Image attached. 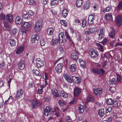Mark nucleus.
<instances>
[{"label": "nucleus", "instance_id": "nucleus-1", "mask_svg": "<svg viewBox=\"0 0 122 122\" xmlns=\"http://www.w3.org/2000/svg\"><path fill=\"white\" fill-rule=\"evenodd\" d=\"M42 20H39L36 22L34 26V30L36 32H39L41 29L42 25Z\"/></svg>", "mask_w": 122, "mask_h": 122}, {"label": "nucleus", "instance_id": "nucleus-2", "mask_svg": "<svg viewBox=\"0 0 122 122\" xmlns=\"http://www.w3.org/2000/svg\"><path fill=\"white\" fill-rule=\"evenodd\" d=\"M98 33L99 36L98 40L99 41H100L104 36V29L103 28H102L99 29L98 32Z\"/></svg>", "mask_w": 122, "mask_h": 122}, {"label": "nucleus", "instance_id": "nucleus-3", "mask_svg": "<svg viewBox=\"0 0 122 122\" xmlns=\"http://www.w3.org/2000/svg\"><path fill=\"white\" fill-rule=\"evenodd\" d=\"M116 25L118 26H120L122 24V17L121 16L118 15L116 20Z\"/></svg>", "mask_w": 122, "mask_h": 122}, {"label": "nucleus", "instance_id": "nucleus-4", "mask_svg": "<svg viewBox=\"0 0 122 122\" xmlns=\"http://www.w3.org/2000/svg\"><path fill=\"white\" fill-rule=\"evenodd\" d=\"M89 53L90 55L92 58H95L97 57L98 56V52L94 50H90Z\"/></svg>", "mask_w": 122, "mask_h": 122}, {"label": "nucleus", "instance_id": "nucleus-5", "mask_svg": "<svg viewBox=\"0 0 122 122\" xmlns=\"http://www.w3.org/2000/svg\"><path fill=\"white\" fill-rule=\"evenodd\" d=\"M95 15L94 14L93 15H89L88 21V23L90 25H92L93 24V20L95 19Z\"/></svg>", "mask_w": 122, "mask_h": 122}, {"label": "nucleus", "instance_id": "nucleus-6", "mask_svg": "<svg viewBox=\"0 0 122 122\" xmlns=\"http://www.w3.org/2000/svg\"><path fill=\"white\" fill-rule=\"evenodd\" d=\"M52 110V109L50 107L48 106L46 107L44 112V115L48 116L50 115Z\"/></svg>", "mask_w": 122, "mask_h": 122}, {"label": "nucleus", "instance_id": "nucleus-7", "mask_svg": "<svg viewBox=\"0 0 122 122\" xmlns=\"http://www.w3.org/2000/svg\"><path fill=\"white\" fill-rule=\"evenodd\" d=\"M37 66L38 68H40L44 65V61L40 58H38L36 60Z\"/></svg>", "mask_w": 122, "mask_h": 122}, {"label": "nucleus", "instance_id": "nucleus-8", "mask_svg": "<svg viewBox=\"0 0 122 122\" xmlns=\"http://www.w3.org/2000/svg\"><path fill=\"white\" fill-rule=\"evenodd\" d=\"M31 103L32 104V107L33 109L38 106H40L41 103L38 101L36 100H33L31 101Z\"/></svg>", "mask_w": 122, "mask_h": 122}, {"label": "nucleus", "instance_id": "nucleus-9", "mask_svg": "<svg viewBox=\"0 0 122 122\" xmlns=\"http://www.w3.org/2000/svg\"><path fill=\"white\" fill-rule=\"evenodd\" d=\"M78 53L77 51H74L71 54V58L74 60H76L78 58Z\"/></svg>", "mask_w": 122, "mask_h": 122}, {"label": "nucleus", "instance_id": "nucleus-10", "mask_svg": "<svg viewBox=\"0 0 122 122\" xmlns=\"http://www.w3.org/2000/svg\"><path fill=\"white\" fill-rule=\"evenodd\" d=\"M63 67L62 64L59 63L58 64L55 68L56 72L58 73H59L61 72L62 68Z\"/></svg>", "mask_w": 122, "mask_h": 122}, {"label": "nucleus", "instance_id": "nucleus-11", "mask_svg": "<svg viewBox=\"0 0 122 122\" xmlns=\"http://www.w3.org/2000/svg\"><path fill=\"white\" fill-rule=\"evenodd\" d=\"M72 79L73 81L76 83H79L81 82V79L80 77L73 76L72 77Z\"/></svg>", "mask_w": 122, "mask_h": 122}, {"label": "nucleus", "instance_id": "nucleus-12", "mask_svg": "<svg viewBox=\"0 0 122 122\" xmlns=\"http://www.w3.org/2000/svg\"><path fill=\"white\" fill-rule=\"evenodd\" d=\"M24 45L18 47L16 51V54H18L22 53L24 50Z\"/></svg>", "mask_w": 122, "mask_h": 122}, {"label": "nucleus", "instance_id": "nucleus-13", "mask_svg": "<svg viewBox=\"0 0 122 122\" xmlns=\"http://www.w3.org/2000/svg\"><path fill=\"white\" fill-rule=\"evenodd\" d=\"M23 94V92L22 89L18 90L17 92L16 97L17 99H19L22 97Z\"/></svg>", "mask_w": 122, "mask_h": 122}, {"label": "nucleus", "instance_id": "nucleus-14", "mask_svg": "<svg viewBox=\"0 0 122 122\" xmlns=\"http://www.w3.org/2000/svg\"><path fill=\"white\" fill-rule=\"evenodd\" d=\"M39 39V37L37 34L32 36L31 41L32 42L34 43L36 41H37Z\"/></svg>", "mask_w": 122, "mask_h": 122}, {"label": "nucleus", "instance_id": "nucleus-15", "mask_svg": "<svg viewBox=\"0 0 122 122\" xmlns=\"http://www.w3.org/2000/svg\"><path fill=\"white\" fill-rule=\"evenodd\" d=\"M81 92L80 89L78 87L75 88L74 90V96L77 97L80 94Z\"/></svg>", "mask_w": 122, "mask_h": 122}, {"label": "nucleus", "instance_id": "nucleus-16", "mask_svg": "<svg viewBox=\"0 0 122 122\" xmlns=\"http://www.w3.org/2000/svg\"><path fill=\"white\" fill-rule=\"evenodd\" d=\"M65 40L66 42H68L71 41V39L70 37L69 34L66 31L65 32Z\"/></svg>", "mask_w": 122, "mask_h": 122}, {"label": "nucleus", "instance_id": "nucleus-17", "mask_svg": "<svg viewBox=\"0 0 122 122\" xmlns=\"http://www.w3.org/2000/svg\"><path fill=\"white\" fill-rule=\"evenodd\" d=\"M18 65L20 69H23L25 67V63L24 61H20L18 64Z\"/></svg>", "mask_w": 122, "mask_h": 122}, {"label": "nucleus", "instance_id": "nucleus-18", "mask_svg": "<svg viewBox=\"0 0 122 122\" xmlns=\"http://www.w3.org/2000/svg\"><path fill=\"white\" fill-rule=\"evenodd\" d=\"M94 91L95 94L97 96L100 95L102 94V90L101 89H95Z\"/></svg>", "mask_w": 122, "mask_h": 122}, {"label": "nucleus", "instance_id": "nucleus-19", "mask_svg": "<svg viewBox=\"0 0 122 122\" xmlns=\"http://www.w3.org/2000/svg\"><path fill=\"white\" fill-rule=\"evenodd\" d=\"M105 18L107 20L112 21V14H107L105 15Z\"/></svg>", "mask_w": 122, "mask_h": 122}, {"label": "nucleus", "instance_id": "nucleus-20", "mask_svg": "<svg viewBox=\"0 0 122 122\" xmlns=\"http://www.w3.org/2000/svg\"><path fill=\"white\" fill-rule=\"evenodd\" d=\"M64 77L67 81L69 83H71L72 82V79L70 77H69L68 75L67 74H65L64 75Z\"/></svg>", "mask_w": 122, "mask_h": 122}, {"label": "nucleus", "instance_id": "nucleus-21", "mask_svg": "<svg viewBox=\"0 0 122 122\" xmlns=\"http://www.w3.org/2000/svg\"><path fill=\"white\" fill-rule=\"evenodd\" d=\"M115 30L112 28V30L111 31L109 34V36L112 38H115Z\"/></svg>", "mask_w": 122, "mask_h": 122}, {"label": "nucleus", "instance_id": "nucleus-22", "mask_svg": "<svg viewBox=\"0 0 122 122\" xmlns=\"http://www.w3.org/2000/svg\"><path fill=\"white\" fill-rule=\"evenodd\" d=\"M22 21V19L20 17L17 16L16 17L15 22L16 24L19 25L21 24Z\"/></svg>", "mask_w": 122, "mask_h": 122}, {"label": "nucleus", "instance_id": "nucleus-23", "mask_svg": "<svg viewBox=\"0 0 122 122\" xmlns=\"http://www.w3.org/2000/svg\"><path fill=\"white\" fill-rule=\"evenodd\" d=\"M31 25L28 22H25L22 24V26L23 27L27 28H29Z\"/></svg>", "mask_w": 122, "mask_h": 122}, {"label": "nucleus", "instance_id": "nucleus-24", "mask_svg": "<svg viewBox=\"0 0 122 122\" xmlns=\"http://www.w3.org/2000/svg\"><path fill=\"white\" fill-rule=\"evenodd\" d=\"M64 45H60L59 47L58 50L60 53H63L65 51V48H64Z\"/></svg>", "mask_w": 122, "mask_h": 122}, {"label": "nucleus", "instance_id": "nucleus-25", "mask_svg": "<svg viewBox=\"0 0 122 122\" xmlns=\"http://www.w3.org/2000/svg\"><path fill=\"white\" fill-rule=\"evenodd\" d=\"M53 27H49L48 29L47 32L48 35L49 36L52 35L53 33Z\"/></svg>", "mask_w": 122, "mask_h": 122}, {"label": "nucleus", "instance_id": "nucleus-26", "mask_svg": "<svg viewBox=\"0 0 122 122\" xmlns=\"http://www.w3.org/2000/svg\"><path fill=\"white\" fill-rule=\"evenodd\" d=\"M6 20L7 21L11 22L13 20V16L10 14H7L6 17Z\"/></svg>", "mask_w": 122, "mask_h": 122}, {"label": "nucleus", "instance_id": "nucleus-27", "mask_svg": "<svg viewBox=\"0 0 122 122\" xmlns=\"http://www.w3.org/2000/svg\"><path fill=\"white\" fill-rule=\"evenodd\" d=\"M68 13L67 10L65 9L63 10L62 12V16L64 17H66Z\"/></svg>", "mask_w": 122, "mask_h": 122}, {"label": "nucleus", "instance_id": "nucleus-28", "mask_svg": "<svg viewBox=\"0 0 122 122\" xmlns=\"http://www.w3.org/2000/svg\"><path fill=\"white\" fill-rule=\"evenodd\" d=\"M84 107L83 106L80 104L79 107V111L80 113H82L84 110Z\"/></svg>", "mask_w": 122, "mask_h": 122}, {"label": "nucleus", "instance_id": "nucleus-29", "mask_svg": "<svg viewBox=\"0 0 122 122\" xmlns=\"http://www.w3.org/2000/svg\"><path fill=\"white\" fill-rule=\"evenodd\" d=\"M98 114L100 117H102L104 114V109H100L99 111Z\"/></svg>", "mask_w": 122, "mask_h": 122}, {"label": "nucleus", "instance_id": "nucleus-30", "mask_svg": "<svg viewBox=\"0 0 122 122\" xmlns=\"http://www.w3.org/2000/svg\"><path fill=\"white\" fill-rule=\"evenodd\" d=\"M96 27L90 28L89 29V32L90 33H94L96 32Z\"/></svg>", "mask_w": 122, "mask_h": 122}, {"label": "nucleus", "instance_id": "nucleus-31", "mask_svg": "<svg viewBox=\"0 0 122 122\" xmlns=\"http://www.w3.org/2000/svg\"><path fill=\"white\" fill-rule=\"evenodd\" d=\"M70 70L72 72H74L76 70V67L75 64H72L70 67Z\"/></svg>", "mask_w": 122, "mask_h": 122}, {"label": "nucleus", "instance_id": "nucleus-32", "mask_svg": "<svg viewBox=\"0 0 122 122\" xmlns=\"http://www.w3.org/2000/svg\"><path fill=\"white\" fill-rule=\"evenodd\" d=\"M4 26L6 29L9 30L10 29V24L7 22H4Z\"/></svg>", "mask_w": 122, "mask_h": 122}, {"label": "nucleus", "instance_id": "nucleus-33", "mask_svg": "<svg viewBox=\"0 0 122 122\" xmlns=\"http://www.w3.org/2000/svg\"><path fill=\"white\" fill-rule=\"evenodd\" d=\"M44 86L43 85H41L40 86V89H39L37 90L38 93L40 94H42L43 92V89L44 88Z\"/></svg>", "mask_w": 122, "mask_h": 122}, {"label": "nucleus", "instance_id": "nucleus-34", "mask_svg": "<svg viewBox=\"0 0 122 122\" xmlns=\"http://www.w3.org/2000/svg\"><path fill=\"white\" fill-rule=\"evenodd\" d=\"M82 3V0H77L76 3V6L79 7L81 6Z\"/></svg>", "mask_w": 122, "mask_h": 122}, {"label": "nucleus", "instance_id": "nucleus-35", "mask_svg": "<svg viewBox=\"0 0 122 122\" xmlns=\"http://www.w3.org/2000/svg\"><path fill=\"white\" fill-rule=\"evenodd\" d=\"M61 94L62 97L64 98H66L68 97L67 94L63 91H61Z\"/></svg>", "mask_w": 122, "mask_h": 122}, {"label": "nucleus", "instance_id": "nucleus-36", "mask_svg": "<svg viewBox=\"0 0 122 122\" xmlns=\"http://www.w3.org/2000/svg\"><path fill=\"white\" fill-rule=\"evenodd\" d=\"M97 45L98 46V49L100 51L103 52V47L99 43L97 44Z\"/></svg>", "mask_w": 122, "mask_h": 122}, {"label": "nucleus", "instance_id": "nucleus-37", "mask_svg": "<svg viewBox=\"0 0 122 122\" xmlns=\"http://www.w3.org/2000/svg\"><path fill=\"white\" fill-rule=\"evenodd\" d=\"M105 71L102 69H99L98 74H99L101 76H102L104 75Z\"/></svg>", "mask_w": 122, "mask_h": 122}, {"label": "nucleus", "instance_id": "nucleus-38", "mask_svg": "<svg viewBox=\"0 0 122 122\" xmlns=\"http://www.w3.org/2000/svg\"><path fill=\"white\" fill-rule=\"evenodd\" d=\"M34 73L35 74L36 76H40L41 74L39 71L36 69H33V70Z\"/></svg>", "mask_w": 122, "mask_h": 122}, {"label": "nucleus", "instance_id": "nucleus-39", "mask_svg": "<svg viewBox=\"0 0 122 122\" xmlns=\"http://www.w3.org/2000/svg\"><path fill=\"white\" fill-rule=\"evenodd\" d=\"M109 84L112 85L113 84H115L116 83L115 79L113 78L112 79H110L109 80Z\"/></svg>", "mask_w": 122, "mask_h": 122}, {"label": "nucleus", "instance_id": "nucleus-40", "mask_svg": "<svg viewBox=\"0 0 122 122\" xmlns=\"http://www.w3.org/2000/svg\"><path fill=\"white\" fill-rule=\"evenodd\" d=\"M107 103L109 105H111L112 104L113 100L111 98L107 99L106 100Z\"/></svg>", "mask_w": 122, "mask_h": 122}, {"label": "nucleus", "instance_id": "nucleus-41", "mask_svg": "<svg viewBox=\"0 0 122 122\" xmlns=\"http://www.w3.org/2000/svg\"><path fill=\"white\" fill-rule=\"evenodd\" d=\"M23 18L24 19H27L28 20L30 19V17L29 16L28 14H24L23 15Z\"/></svg>", "mask_w": 122, "mask_h": 122}, {"label": "nucleus", "instance_id": "nucleus-42", "mask_svg": "<svg viewBox=\"0 0 122 122\" xmlns=\"http://www.w3.org/2000/svg\"><path fill=\"white\" fill-rule=\"evenodd\" d=\"M54 96L55 97H60L58 93L57 92V89H56V90H55L54 91Z\"/></svg>", "mask_w": 122, "mask_h": 122}, {"label": "nucleus", "instance_id": "nucleus-43", "mask_svg": "<svg viewBox=\"0 0 122 122\" xmlns=\"http://www.w3.org/2000/svg\"><path fill=\"white\" fill-rule=\"evenodd\" d=\"M94 99L93 97L91 96H89L87 99V102L92 101Z\"/></svg>", "mask_w": 122, "mask_h": 122}, {"label": "nucleus", "instance_id": "nucleus-44", "mask_svg": "<svg viewBox=\"0 0 122 122\" xmlns=\"http://www.w3.org/2000/svg\"><path fill=\"white\" fill-rule=\"evenodd\" d=\"M112 9L111 7L110 6H108L107 8L103 10L104 12H105L106 11L108 12L110 11Z\"/></svg>", "mask_w": 122, "mask_h": 122}, {"label": "nucleus", "instance_id": "nucleus-45", "mask_svg": "<svg viewBox=\"0 0 122 122\" xmlns=\"http://www.w3.org/2000/svg\"><path fill=\"white\" fill-rule=\"evenodd\" d=\"M18 31L17 29L16 28H14L11 31V33L13 35H15Z\"/></svg>", "mask_w": 122, "mask_h": 122}, {"label": "nucleus", "instance_id": "nucleus-46", "mask_svg": "<svg viewBox=\"0 0 122 122\" xmlns=\"http://www.w3.org/2000/svg\"><path fill=\"white\" fill-rule=\"evenodd\" d=\"M10 44L11 46H14L15 45V41L12 39L10 40Z\"/></svg>", "mask_w": 122, "mask_h": 122}, {"label": "nucleus", "instance_id": "nucleus-47", "mask_svg": "<svg viewBox=\"0 0 122 122\" xmlns=\"http://www.w3.org/2000/svg\"><path fill=\"white\" fill-rule=\"evenodd\" d=\"M86 20L84 19L82 20L81 24L83 27H85L86 25Z\"/></svg>", "mask_w": 122, "mask_h": 122}, {"label": "nucleus", "instance_id": "nucleus-48", "mask_svg": "<svg viewBox=\"0 0 122 122\" xmlns=\"http://www.w3.org/2000/svg\"><path fill=\"white\" fill-rule=\"evenodd\" d=\"M99 69L97 68H93L92 70V72L95 74H98Z\"/></svg>", "mask_w": 122, "mask_h": 122}, {"label": "nucleus", "instance_id": "nucleus-49", "mask_svg": "<svg viewBox=\"0 0 122 122\" xmlns=\"http://www.w3.org/2000/svg\"><path fill=\"white\" fill-rule=\"evenodd\" d=\"M118 102L117 101L115 100L113 102V106L115 107H117L118 106Z\"/></svg>", "mask_w": 122, "mask_h": 122}, {"label": "nucleus", "instance_id": "nucleus-50", "mask_svg": "<svg viewBox=\"0 0 122 122\" xmlns=\"http://www.w3.org/2000/svg\"><path fill=\"white\" fill-rule=\"evenodd\" d=\"M59 105L62 106H64L66 104V102H65L62 100H60L58 102Z\"/></svg>", "mask_w": 122, "mask_h": 122}, {"label": "nucleus", "instance_id": "nucleus-51", "mask_svg": "<svg viewBox=\"0 0 122 122\" xmlns=\"http://www.w3.org/2000/svg\"><path fill=\"white\" fill-rule=\"evenodd\" d=\"M65 119V120L68 122H70L71 121V119L70 117L68 116H66Z\"/></svg>", "mask_w": 122, "mask_h": 122}, {"label": "nucleus", "instance_id": "nucleus-52", "mask_svg": "<svg viewBox=\"0 0 122 122\" xmlns=\"http://www.w3.org/2000/svg\"><path fill=\"white\" fill-rule=\"evenodd\" d=\"M118 8L119 10H122V1L120 2L118 6Z\"/></svg>", "mask_w": 122, "mask_h": 122}, {"label": "nucleus", "instance_id": "nucleus-53", "mask_svg": "<svg viewBox=\"0 0 122 122\" xmlns=\"http://www.w3.org/2000/svg\"><path fill=\"white\" fill-rule=\"evenodd\" d=\"M60 22L62 25H64L65 26H66L67 23L65 20H61L60 21Z\"/></svg>", "mask_w": 122, "mask_h": 122}, {"label": "nucleus", "instance_id": "nucleus-54", "mask_svg": "<svg viewBox=\"0 0 122 122\" xmlns=\"http://www.w3.org/2000/svg\"><path fill=\"white\" fill-rule=\"evenodd\" d=\"M108 91L110 93L112 94L114 92V91L113 87H110L108 89Z\"/></svg>", "mask_w": 122, "mask_h": 122}, {"label": "nucleus", "instance_id": "nucleus-55", "mask_svg": "<svg viewBox=\"0 0 122 122\" xmlns=\"http://www.w3.org/2000/svg\"><path fill=\"white\" fill-rule=\"evenodd\" d=\"M40 43L41 45L42 46H44L45 45V42L43 39H41L40 40Z\"/></svg>", "mask_w": 122, "mask_h": 122}, {"label": "nucleus", "instance_id": "nucleus-56", "mask_svg": "<svg viewBox=\"0 0 122 122\" xmlns=\"http://www.w3.org/2000/svg\"><path fill=\"white\" fill-rule=\"evenodd\" d=\"M63 38H61L60 39H59V45H64L65 44H64V43H63Z\"/></svg>", "mask_w": 122, "mask_h": 122}, {"label": "nucleus", "instance_id": "nucleus-57", "mask_svg": "<svg viewBox=\"0 0 122 122\" xmlns=\"http://www.w3.org/2000/svg\"><path fill=\"white\" fill-rule=\"evenodd\" d=\"M112 108L111 107H107L106 110V112L107 113H110L112 110Z\"/></svg>", "mask_w": 122, "mask_h": 122}, {"label": "nucleus", "instance_id": "nucleus-58", "mask_svg": "<svg viewBox=\"0 0 122 122\" xmlns=\"http://www.w3.org/2000/svg\"><path fill=\"white\" fill-rule=\"evenodd\" d=\"M89 7V5L87 3H85L84 6L83 8L85 10H86Z\"/></svg>", "mask_w": 122, "mask_h": 122}, {"label": "nucleus", "instance_id": "nucleus-59", "mask_svg": "<svg viewBox=\"0 0 122 122\" xmlns=\"http://www.w3.org/2000/svg\"><path fill=\"white\" fill-rule=\"evenodd\" d=\"M122 79L121 76L119 75H117V81L118 82H120Z\"/></svg>", "mask_w": 122, "mask_h": 122}, {"label": "nucleus", "instance_id": "nucleus-60", "mask_svg": "<svg viewBox=\"0 0 122 122\" xmlns=\"http://www.w3.org/2000/svg\"><path fill=\"white\" fill-rule=\"evenodd\" d=\"M80 66L83 68H85V64L84 61H82L80 63Z\"/></svg>", "mask_w": 122, "mask_h": 122}, {"label": "nucleus", "instance_id": "nucleus-61", "mask_svg": "<svg viewBox=\"0 0 122 122\" xmlns=\"http://www.w3.org/2000/svg\"><path fill=\"white\" fill-rule=\"evenodd\" d=\"M5 18V15L3 14H1L0 15V19L1 20H3Z\"/></svg>", "mask_w": 122, "mask_h": 122}, {"label": "nucleus", "instance_id": "nucleus-62", "mask_svg": "<svg viewBox=\"0 0 122 122\" xmlns=\"http://www.w3.org/2000/svg\"><path fill=\"white\" fill-rule=\"evenodd\" d=\"M64 36L63 34L62 33H60L59 35V39H60L61 38H62L63 39V36Z\"/></svg>", "mask_w": 122, "mask_h": 122}, {"label": "nucleus", "instance_id": "nucleus-63", "mask_svg": "<svg viewBox=\"0 0 122 122\" xmlns=\"http://www.w3.org/2000/svg\"><path fill=\"white\" fill-rule=\"evenodd\" d=\"M30 4V5H34L36 4L34 0H30L29 1Z\"/></svg>", "mask_w": 122, "mask_h": 122}, {"label": "nucleus", "instance_id": "nucleus-64", "mask_svg": "<svg viewBox=\"0 0 122 122\" xmlns=\"http://www.w3.org/2000/svg\"><path fill=\"white\" fill-rule=\"evenodd\" d=\"M108 40L107 39H105L102 42L103 45L106 44Z\"/></svg>", "mask_w": 122, "mask_h": 122}]
</instances>
